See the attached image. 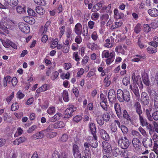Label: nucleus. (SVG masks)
I'll return each mask as SVG.
<instances>
[{
	"label": "nucleus",
	"instance_id": "393cba45",
	"mask_svg": "<svg viewBox=\"0 0 158 158\" xmlns=\"http://www.w3.org/2000/svg\"><path fill=\"white\" fill-rule=\"evenodd\" d=\"M24 20L26 23L30 24H33L35 22V20L32 17L26 16L24 18Z\"/></svg>",
	"mask_w": 158,
	"mask_h": 158
},
{
	"label": "nucleus",
	"instance_id": "cd10ccee",
	"mask_svg": "<svg viewBox=\"0 0 158 158\" xmlns=\"http://www.w3.org/2000/svg\"><path fill=\"white\" fill-rule=\"evenodd\" d=\"M134 106L137 113L139 115H141L142 110L140 103L138 102H136L134 105Z\"/></svg>",
	"mask_w": 158,
	"mask_h": 158
},
{
	"label": "nucleus",
	"instance_id": "f257e3e1",
	"mask_svg": "<svg viewBox=\"0 0 158 158\" xmlns=\"http://www.w3.org/2000/svg\"><path fill=\"white\" fill-rule=\"evenodd\" d=\"M118 143L121 148L123 149H126L129 147L130 143L127 137L123 136L119 139Z\"/></svg>",
	"mask_w": 158,
	"mask_h": 158
},
{
	"label": "nucleus",
	"instance_id": "1a4fd4ad",
	"mask_svg": "<svg viewBox=\"0 0 158 158\" xmlns=\"http://www.w3.org/2000/svg\"><path fill=\"white\" fill-rule=\"evenodd\" d=\"M84 28L82 27L81 24L78 23H77L75 27V32L78 35H81V34H83V35H85V34L83 33V30Z\"/></svg>",
	"mask_w": 158,
	"mask_h": 158
},
{
	"label": "nucleus",
	"instance_id": "a211bd4d",
	"mask_svg": "<svg viewBox=\"0 0 158 158\" xmlns=\"http://www.w3.org/2000/svg\"><path fill=\"white\" fill-rule=\"evenodd\" d=\"M101 137L104 140L107 141L109 139V136L107 132L103 129L99 130Z\"/></svg>",
	"mask_w": 158,
	"mask_h": 158
},
{
	"label": "nucleus",
	"instance_id": "f8f14e48",
	"mask_svg": "<svg viewBox=\"0 0 158 158\" xmlns=\"http://www.w3.org/2000/svg\"><path fill=\"white\" fill-rule=\"evenodd\" d=\"M114 39L110 37L105 40L104 46L107 48H111L113 46Z\"/></svg>",
	"mask_w": 158,
	"mask_h": 158
},
{
	"label": "nucleus",
	"instance_id": "4468645a",
	"mask_svg": "<svg viewBox=\"0 0 158 158\" xmlns=\"http://www.w3.org/2000/svg\"><path fill=\"white\" fill-rule=\"evenodd\" d=\"M102 147L103 150L106 152H109L111 150L110 144L106 141H104L102 142Z\"/></svg>",
	"mask_w": 158,
	"mask_h": 158
},
{
	"label": "nucleus",
	"instance_id": "0e129e2a",
	"mask_svg": "<svg viewBox=\"0 0 158 158\" xmlns=\"http://www.w3.org/2000/svg\"><path fill=\"white\" fill-rule=\"evenodd\" d=\"M141 29V25L139 23H138L135 26V31L137 33H139Z\"/></svg>",
	"mask_w": 158,
	"mask_h": 158
},
{
	"label": "nucleus",
	"instance_id": "864d4df0",
	"mask_svg": "<svg viewBox=\"0 0 158 158\" xmlns=\"http://www.w3.org/2000/svg\"><path fill=\"white\" fill-rule=\"evenodd\" d=\"M24 96V94L20 90L18 91L16 94L17 98L19 99H21L23 98Z\"/></svg>",
	"mask_w": 158,
	"mask_h": 158
},
{
	"label": "nucleus",
	"instance_id": "423d86ee",
	"mask_svg": "<svg viewBox=\"0 0 158 158\" xmlns=\"http://www.w3.org/2000/svg\"><path fill=\"white\" fill-rule=\"evenodd\" d=\"M65 35L66 38L65 41V43L66 44H70L71 42V41L73 39L72 30L69 29H68L65 33Z\"/></svg>",
	"mask_w": 158,
	"mask_h": 158
},
{
	"label": "nucleus",
	"instance_id": "052dcab7",
	"mask_svg": "<svg viewBox=\"0 0 158 158\" xmlns=\"http://www.w3.org/2000/svg\"><path fill=\"white\" fill-rule=\"evenodd\" d=\"M73 58L77 62L79 61L80 60V58L78 55L77 52H75L73 53Z\"/></svg>",
	"mask_w": 158,
	"mask_h": 158
},
{
	"label": "nucleus",
	"instance_id": "dca6fc26",
	"mask_svg": "<svg viewBox=\"0 0 158 158\" xmlns=\"http://www.w3.org/2000/svg\"><path fill=\"white\" fill-rule=\"evenodd\" d=\"M143 143L145 147L147 148H150L152 145V140L151 139L144 138L143 139Z\"/></svg>",
	"mask_w": 158,
	"mask_h": 158
},
{
	"label": "nucleus",
	"instance_id": "13d9d810",
	"mask_svg": "<svg viewBox=\"0 0 158 158\" xmlns=\"http://www.w3.org/2000/svg\"><path fill=\"white\" fill-rule=\"evenodd\" d=\"M112 153L115 156H117L120 153V152L119 149L118 148H116L112 150Z\"/></svg>",
	"mask_w": 158,
	"mask_h": 158
},
{
	"label": "nucleus",
	"instance_id": "bf43d9fd",
	"mask_svg": "<svg viewBox=\"0 0 158 158\" xmlns=\"http://www.w3.org/2000/svg\"><path fill=\"white\" fill-rule=\"evenodd\" d=\"M84 70L83 68H80L78 69V71L77 73V77H80L84 73Z\"/></svg>",
	"mask_w": 158,
	"mask_h": 158
},
{
	"label": "nucleus",
	"instance_id": "9b49d317",
	"mask_svg": "<svg viewBox=\"0 0 158 158\" xmlns=\"http://www.w3.org/2000/svg\"><path fill=\"white\" fill-rule=\"evenodd\" d=\"M4 4L6 6H16L19 3L18 0H4Z\"/></svg>",
	"mask_w": 158,
	"mask_h": 158
},
{
	"label": "nucleus",
	"instance_id": "20e7f679",
	"mask_svg": "<svg viewBox=\"0 0 158 158\" xmlns=\"http://www.w3.org/2000/svg\"><path fill=\"white\" fill-rule=\"evenodd\" d=\"M18 27L21 31L28 33L30 32V27L28 25L24 23H19L18 24Z\"/></svg>",
	"mask_w": 158,
	"mask_h": 158
},
{
	"label": "nucleus",
	"instance_id": "79ce46f5",
	"mask_svg": "<svg viewBox=\"0 0 158 158\" xmlns=\"http://www.w3.org/2000/svg\"><path fill=\"white\" fill-rule=\"evenodd\" d=\"M154 41L149 43V45L154 47H157L158 46V38L155 36L154 38Z\"/></svg>",
	"mask_w": 158,
	"mask_h": 158
},
{
	"label": "nucleus",
	"instance_id": "4d7b16f0",
	"mask_svg": "<svg viewBox=\"0 0 158 158\" xmlns=\"http://www.w3.org/2000/svg\"><path fill=\"white\" fill-rule=\"evenodd\" d=\"M57 135V133L55 132H50L47 134L48 137L52 138L55 137Z\"/></svg>",
	"mask_w": 158,
	"mask_h": 158
},
{
	"label": "nucleus",
	"instance_id": "f3484780",
	"mask_svg": "<svg viewBox=\"0 0 158 158\" xmlns=\"http://www.w3.org/2000/svg\"><path fill=\"white\" fill-rule=\"evenodd\" d=\"M115 55V53L114 52H112L109 53L108 51L105 50L102 52V58H107L109 57L112 58Z\"/></svg>",
	"mask_w": 158,
	"mask_h": 158
},
{
	"label": "nucleus",
	"instance_id": "5fc2aeb1",
	"mask_svg": "<svg viewBox=\"0 0 158 158\" xmlns=\"http://www.w3.org/2000/svg\"><path fill=\"white\" fill-rule=\"evenodd\" d=\"M96 120L97 123L100 125H102L104 123V120H103V119L102 118L101 116H98Z\"/></svg>",
	"mask_w": 158,
	"mask_h": 158
},
{
	"label": "nucleus",
	"instance_id": "4be33fe9",
	"mask_svg": "<svg viewBox=\"0 0 158 158\" xmlns=\"http://www.w3.org/2000/svg\"><path fill=\"white\" fill-rule=\"evenodd\" d=\"M116 125H117L118 127H120L119 122L118 120H115L112 124L111 127V130L113 132H115L117 131V127Z\"/></svg>",
	"mask_w": 158,
	"mask_h": 158
},
{
	"label": "nucleus",
	"instance_id": "6ab92c4d",
	"mask_svg": "<svg viewBox=\"0 0 158 158\" xmlns=\"http://www.w3.org/2000/svg\"><path fill=\"white\" fill-rule=\"evenodd\" d=\"M44 135L43 131H41L36 132L34 134L32 137L33 139H42L44 137Z\"/></svg>",
	"mask_w": 158,
	"mask_h": 158
},
{
	"label": "nucleus",
	"instance_id": "09e8293b",
	"mask_svg": "<svg viewBox=\"0 0 158 158\" xmlns=\"http://www.w3.org/2000/svg\"><path fill=\"white\" fill-rule=\"evenodd\" d=\"M143 81L144 83L147 86H148L149 85V81L147 75L142 76Z\"/></svg>",
	"mask_w": 158,
	"mask_h": 158
},
{
	"label": "nucleus",
	"instance_id": "72a5a7b5",
	"mask_svg": "<svg viewBox=\"0 0 158 158\" xmlns=\"http://www.w3.org/2000/svg\"><path fill=\"white\" fill-rule=\"evenodd\" d=\"M69 45L70 44H66V43H65L63 45V47L62 50V51L63 53H67L69 52L70 49Z\"/></svg>",
	"mask_w": 158,
	"mask_h": 158
},
{
	"label": "nucleus",
	"instance_id": "69168bd1",
	"mask_svg": "<svg viewBox=\"0 0 158 158\" xmlns=\"http://www.w3.org/2000/svg\"><path fill=\"white\" fill-rule=\"evenodd\" d=\"M19 107L18 104L17 102L13 103L11 106V110L12 111H15L17 110Z\"/></svg>",
	"mask_w": 158,
	"mask_h": 158
},
{
	"label": "nucleus",
	"instance_id": "603ef678",
	"mask_svg": "<svg viewBox=\"0 0 158 158\" xmlns=\"http://www.w3.org/2000/svg\"><path fill=\"white\" fill-rule=\"evenodd\" d=\"M68 139V135L66 134H64L61 137L60 139V141L61 142H64L67 140Z\"/></svg>",
	"mask_w": 158,
	"mask_h": 158
},
{
	"label": "nucleus",
	"instance_id": "58836bf2",
	"mask_svg": "<svg viewBox=\"0 0 158 158\" xmlns=\"http://www.w3.org/2000/svg\"><path fill=\"white\" fill-rule=\"evenodd\" d=\"M50 24V22H48L44 27H42L41 29V32L43 34H45L48 30V27L49 26Z\"/></svg>",
	"mask_w": 158,
	"mask_h": 158
},
{
	"label": "nucleus",
	"instance_id": "5701e85b",
	"mask_svg": "<svg viewBox=\"0 0 158 158\" xmlns=\"http://www.w3.org/2000/svg\"><path fill=\"white\" fill-rule=\"evenodd\" d=\"M26 139L25 137H20L15 140L13 142V143L15 145H19V144L24 142Z\"/></svg>",
	"mask_w": 158,
	"mask_h": 158
},
{
	"label": "nucleus",
	"instance_id": "49530a36",
	"mask_svg": "<svg viewBox=\"0 0 158 158\" xmlns=\"http://www.w3.org/2000/svg\"><path fill=\"white\" fill-rule=\"evenodd\" d=\"M156 47H154L152 46L151 47H149L148 48V51L150 53H155L157 52L156 49Z\"/></svg>",
	"mask_w": 158,
	"mask_h": 158
},
{
	"label": "nucleus",
	"instance_id": "9d476101",
	"mask_svg": "<svg viewBox=\"0 0 158 158\" xmlns=\"http://www.w3.org/2000/svg\"><path fill=\"white\" fill-rule=\"evenodd\" d=\"M109 101L111 103L115 102L116 100L115 94L113 89H110L108 93V95Z\"/></svg>",
	"mask_w": 158,
	"mask_h": 158
},
{
	"label": "nucleus",
	"instance_id": "39448f33",
	"mask_svg": "<svg viewBox=\"0 0 158 158\" xmlns=\"http://www.w3.org/2000/svg\"><path fill=\"white\" fill-rule=\"evenodd\" d=\"M126 95L127 96L128 95V93L127 90H125L123 91L121 89H119L117 91V96L118 100L121 102H123L124 95Z\"/></svg>",
	"mask_w": 158,
	"mask_h": 158
},
{
	"label": "nucleus",
	"instance_id": "a18cd8bd",
	"mask_svg": "<svg viewBox=\"0 0 158 158\" xmlns=\"http://www.w3.org/2000/svg\"><path fill=\"white\" fill-rule=\"evenodd\" d=\"M87 46L92 50L96 49L98 47L97 45L93 43H88L87 44Z\"/></svg>",
	"mask_w": 158,
	"mask_h": 158
},
{
	"label": "nucleus",
	"instance_id": "c756f323",
	"mask_svg": "<svg viewBox=\"0 0 158 158\" xmlns=\"http://www.w3.org/2000/svg\"><path fill=\"white\" fill-rule=\"evenodd\" d=\"M55 125V128H62L65 126V124L62 121H58L54 123Z\"/></svg>",
	"mask_w": 158,
	"mask_h": 158
},
{
	"label": "nucleus",
	"instance_id": "0eeeda50",
	"mask_svg": "<svg viewBox=\"0 0 158 158\" xmlns=\"http://www.w3.org/2000/svg\"><path fill=\"white\" fill-rule=\"evenodd\" d=\"M138 86V85L137 84L132 83L130 85V88L137 98L139 99V98L140 94Z\"/></svg>",
	"mask_w": 158,
	"mask_h": 158
},
{
	"label": "nucleus",
	"instance_id": "de8ad7c7",
	"mask_svg": "<svg viewBox=\"0 0 158 158\" xmlns=\"http://www.w3.org/2000/svg\"><path fill=\"white\" fill-rule=\"evenodd\" d=\"M130 78L129 77H125L123 80V83L125 85H127L130 83Z\"/></svg>",
	"mask_w": 158,
	"mask_h": 158
},
{
	"label": "nucleus",
	"instance_id": "e433bc0d",
	"mask_svg": "<svg viewBox=\"0 0 158 158\" xmlns=\"http://www.w3.org/2000/svg\"><path fill=\"white\" fill-rule=\"evenodd\" d=\"M63 99L65 102H68L69 101L68 93L67 91L66 90L63 91Z\"/></svg>",
	"mask_w": 158,
	"mask_h": 158
},
{
	"label": "nucleus",
	"instance_id": "6e6d98bb",
	"mask_svg": "<svg viewBox=\"0 0 158 158\" xmlns=\"http://www.w3.org/2000/svg\"><path fill=\"white\" fill-rule=\"evenodd\" d=\"M143 31L146 32H148L151 30V28L149 25L147 24H144L143 25Z\"/></svg>",
	"mask_w": 158,
	"mask_h": 158
},
{
	"label": "nucleus",
	"instance_id": "ea45409f",
	"mask_svg": "<svg viewBox=\"0 0 158 158\" xmlns=\"http://www.w3.org/2000/svg\"><path fill=\"white\" fill-rule=\"evenodd\" d=\"M102 118L104 121L106 122L108 121L110 118V115L107 112L105 113L102 115Z\"/></svg>",
	"mask_w": 158,
	"mask_h": 158
},
{
	"label": "nucleus",
	"instance_id": "f704fd0d",
	"mask_svg": "<svg viewBox=\"0 0 158 158\" xmlns=\"http://www.w3.org/2000/svg\"><path fill=\"white\" fill-rule=\"evenodd\" d=\"M35 10L36 12L40 15H43L45 12L44 8L40 6H37Z\"/></svg>",
	"mask_w": 158,
	"mask_h": 158
},
{
	"label": "nucleus",
	"instance_id": "338daca9",
	"mask_svg": "<svg viewBox=\"0 0 158 158\" xmlns=\"http://www.w3.org/2000/svg\"><path fill=\"white\" fill-rule=\"evenodd\" d=\"M153 98L154 104L156 108H158V96L155 95L154 98Z\"/></svg>",
	"mask_w": 158,
	"mask_h": 158
},
{
	"label": "nucleus",
	"instance_id": "c85d7f7f",
	"mask_svg": "<svg viewBox=\"0 0 158 158\" xmlns=\"http://www.w3.org/2000/svg\"><path fill=\"white\" fill-rule=\"evenodd\" d=\"M11 77L9 76H7L4 77L3 80V85L4 87H6L7 85V82L10 81Z\"/></svg>",
	"mask_w": 158,
	"mask_h": 158
},
{
	"label": "nucleus",
	"instance_id": "a19ab883",
	"mask_svg": "<svg viewBox=\"0 0 158 158\" xmlns=\"http://www.w3.org/2000/svg\"><path fill=\"white\" fill-rule=\"evenodd\" d=\"M139 117L141 125L143 127L145 126H146V125L147 124V123H148L147 122L146 119H144L141 115H140V116H139Z\"/></svg>",
	"mask_w": 158,
	"mask_h": 158
},
{
	"label": "nucleus",
	"instance_id": "c9c22d12",
	"mask_svg": "<svg viewBox=\"0 0 158 158\" xmlns=\"http://www.w3.org/2000/svg\"><path fill=\"white\" fill-rule=\"evenodd\" d=\"M58 43V40L57 39H55L52 40V43L50 45V47L54 49L56 47L57 44Z\"/></svg>",
	"mask_w": 158,
	"mask_h": 158
},
{
	"label": "nucleus",
	"instance_id": "4c0bfd02",
	"mask_svg": "<svg viewBox=\"0 0 158 158\" xmlns=\"http://www.w3.org/2000/svg\"><path fill=\"white\" fill-rule=\"evenodd\" d=\"M16 11L19 14H22L25 11V7L23 6H18L16 7Z\"/></svg>",
	"mask_w": 158,
	"mask_h": 158
},
{
	"label": "nucleus",
	"instance_id": "6e6552de",
	"mask_svg": "<svg viewBox=\"0 0 158 158\" xmlns=\"http://www.w3.org/2000/svg\"><path fill=\"white\" fill-rule=\"evenodd\" d=\"M73 153L75 158H81V155L78 145L74 144L73 146Z\"/></svg>",
	"mask_w": 158,
	"mask_h": 158
},
{
	"label": "nucleus",
	"instance_id": "f03ea898",
	"mask_svg": "<svg viewBox=\"0 0 158 158\" xmlns=\"http://www.w3.org/2000/svg\"><path fill=\"white\" fill-rule=\"evenodd\" d=\"M76 110V108L73 106H71L67 108L64 112V118H70L72 116V113Z\"/></svg>",
	"mask_w": 158,
	"mask_h": 158
},
{
	"label": "nucleus",
	"instance_id": "7ed1b4c3",
	"mask_svg": "<svg viewBox=\"0 0 158 158\" xmlns=\"http://www.w3.org/2000/svg\"><path fill=\"white\" fill-rule=\"evenodd\" d=\"M132 78L133 80L132 83L138 85L140 89H142L143 88V86L140 76H135V75H133Z\"/></svg>",
	"mask_w": 158,
	"mask_h": 158
},
{
	"label": "nucleus",
	"instance_id": "774afa93",
	"mask_svg": "<svg viewBox=\"0 0 158 158\" xmlns=\"http://www.w3.org/2000/svg\"><path fill=\"white\" fill-rule=\"evenodd\" d=\"M82 39L80 35L77 36L75 39V42L77 44H80L82 42Z\"/></svg>",
	"mask_w": 158,
	"mask_h": 158
},
{
	"label": "nucleus",
	"instance_id": "a878e982",
	"mask_svg": "<svg viewBox=\"0 0 158 158\" xmlns=\"http://www.w3.org/2000/svg\"><path fill=\"white\" fill-rule=\"evenodd\" d=\"M132 142L133 146L135 148L139 147L140 144V141L139 139L136 138L133 139Z\"/></svg>",
	"mask_w": 158,
	"mask_h": 158
},
{
	"label": "nucleus",
	"instance_id": "7c9ffc66",
	"mask_svg": "<svg viewBox=\"0 0 158 158\" xmlns=\"http://www.w3.org/2000/svg\"><path fill=\"white\" fill-rule=\"evenodd\" d=\"M89 126L90 131L93 135H94V134L96 131V128L94 123L92 122H90Z\"/></svg>",
	"mask_w": 158,
	"mask_h": 158
},
{
	"label": "nucleus",
	"instance_id": "e2e57ef3",
	"mask_svg": "<svg viewBox=\"0 0 158 158\" xmlns=\"http://www.w3.org/2000/svg\"><path fill=\"white\" fill-rule=\"evenodd\" d=\"M58 158H68V156L64 152H60L57 154Z\"/></svg>",
	"mask_w": 158,
	"mask_h": 158
},
{
	"label": "nucleus",
	"instance_id": "aec40b11",
	"mask_svg": "<svg viewBox=\"0 0 158 158\" xmlns=\"http://www.w3.org/2000/svg\"><path fill=\"white\" fill-rule=\"evenodd\" d=\"M148 13L152 17H156L158 15V10L155 8L148 10Z\"/></svg>",
	"mask_w": 158,
	"mask_h": 158
},
{
	"label": "nucleus",
	"instance_id": "ddd939ff",
	"mask_svg": "<svg viewBox=\"0 0 158 158\" xmlns=\"http://www.w3.org/2000/svg\"><path fill=\"white\" fill-rule=\"evenodd\" d=\"M62 114L60 113H57L54 116L52 117H49V121L51 122H55L60 119L62 117Z\"/></svg>",
	"mask_w": 158,
	"mask_h": 158
},
{
	"label": "nucleus",
	"instance_id": "c03bdc74",
	"mask_svg": "<svg viewBox=\"0 0 158 158\" xmlns=\"http://www.w3.org/2000/svg\"><path fill=\"white\" fill-rule=\"evenodd\" d=\"M34 2L38 5L41 6H45L46 4V1L44 0H34Z\"/></svg>",
	"mask_w": 158,
	"mask_h": 158
},
{
	"label": "nucleus",
	"instance_id": "412c9836",
	"mask_svg": "<svg viewBox=\"0 0 158 158\" xmlns=\"http://www.w3.org/2000/svg\"><path fill=\"white\" fill-rule=\"evenodd\" d=\"M114 16L116 19H120L123 17L124 14L121 12H119L118 10L115 9L114 11Z\"/></svg>",
	"mask_w": 158,
	"mask_h": 158
},
{
	"label": "nucleus",
	"instance_id": "37998d69",
	"mask_svg": "<svg viewBox=\"0 0 158 158\" xmlns=\"http://www.w3.org/2000/svg\"><path fill=\"white\" fill-rule=\"evenodd\" d=\"M134 58L132 59L131 61L134 62H138L140 61L141 58H143V57L139 55H135L134 56Z\"/></svg>",
	"mask_w": 158,
	"mask_h": 158
},
{
	"label": "nucleus",
	"instance_id": "473e14b6",
	"mask_svg": "<svg viewBox=\"0 0 158 158\" xmlns=\"http://www.w3.org/2000/svg\"><path fill=\"white\" fill-rule=\"evenodd\" d=\"M115 51L116 52L121 53L123 55L125 53L124 50L121 45H118L117 46L115 49Z\"/></svg>",
	"mask_w": 158,
	"mask_h": 158
},
{
	"label": "nucleus",
	"instance_id": "b1692460",
	"mask_svg": "<svg viewBox=\"0 0 158 158\" xmlns=\"http://www.w3.org/2000/svg\"><path fill=\"white\" fill-rule=\"evenodd\" d=\"M103 4V2L102 1L97 3L93 7V11L96 12L99 10L102 6Z\"/></svg>",
	"mask_w": 158,
	"mask_h": 158
},
{
	"label": "nucleus",
	"instance_id": "680f3d73",
	"mask_svg": "<svg viewBox=\"0 0 158 158\" xmlns=\"http://www.w3.org/2000/svg\"><path fill=\"white\" fill-rule=\"evenodd\" d=\"M54 129H55V124L52 123L48 126L46 131L47 132H49L53 130Z\"/></svg>",
	"mask_w": 158,
	"mask_h": 158
},
{
	"label": "nucleus",
	"instance_id": "3c124183",
	"mask_svg": "<svg viewBox=\"0 0 158 158\" xmlns=\"http://www.w3.org/2000/svg\"><path fill=\"white\" fill-rule=\"evenodd\" d=\"M70 76V74L69 73H67L66 74L62 73L60 75V77L62 79H69Z\"/></svg>",
	"mask_w": 158,
	"mask_h": 158
},
{
	"label": "nucleus",
	"instance_id": "8fccbe9b",
	"mask_svg": "<svg viewBox=\"0 0 158 158\" xmlns=\"http://www.w3.org/2000/svg\"><path fill=\"white\" fill-rule=\"evenodd\" d=\"M56 111V109L54 107H49L47 110L48 113L50 115H52L54 114Z\"/></svg>",
	"mask_w": 158,
	"mask_h": 158
},
{
	"label": "nucleus",
	"instance_id": "2eb2a0df",
	"mask_svg": "<svg viewBox=\"0 0 158 158\" xmlns=\"http://www.w3.org/2000/svg\"><path fill=\"white\" fill-rule=\"evenodd\" d=\"M141 100L144 104H147L148 103L149 101L148 97L147 94L143 92L141 94Z\"/></svg>",
	"mask_w": 158,
	"mask_h": 158
},
{
	"label": "nucleus",
	"instance_id": "bb28decb",
	"mask_svg": "<svg viewBox=\"0 0 158 158\" xmlns=\"http://www.w3.org/2000/svg\"><path fill=\"white\" fill-rule=\"evenodd\" d=\"M114 107L117 116L120 118L121 117V110L119 105L117 103H115Z\"/></svg>",
	"mask_w": 158,
	"mask_h": 158
},
{
	"label": "nucleus",
	"instance_id": "2f4dec72",
	"mask_svg": "<svg viewBox=\"0 0 158 158\" xmlns=\"http://www.w3.org/2000/svg\"><path fill=\"white\" fill-rule=\"evenodd\" d=\"M0 40L2 43L3 46L6 48H9L10 46V44H11V41L9 40H5L0 39Z\"/></svg>",
	"mask_w": 158,
	"mask_h": 158
}]
</instances>
